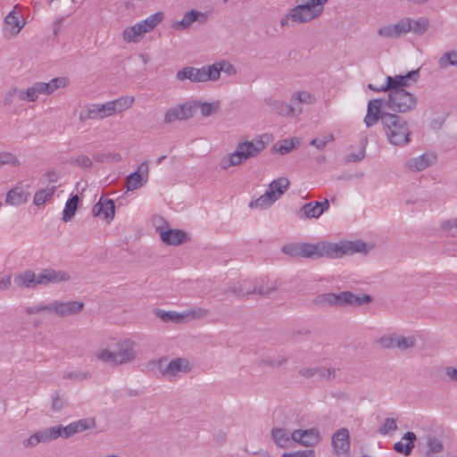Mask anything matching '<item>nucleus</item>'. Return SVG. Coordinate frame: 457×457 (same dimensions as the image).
Returning a JSON list of instances; mask_svg holds the SVG:
<instances>
[{"mask_svg":"<svg viewBox=\"0 0 457 457\" xmlns=\"http://www.w3.org/2000/svg\"><path fill=\"white\" fill-rule=\"evenodd\" d=\"M418 76L419 71H411L405 75L387 76L386 83L380 87L369 84L368 87L378 93L387 92V98L384 99V109L395 112H407L415 108L417 98L405 87L409 86V80L415 81Z\"/></svg>","mask_w":457,"mask_h":457,"instance_id":"obj_1","label":"nucleus"},{"mask_svg":"<svg viewBox=\"0 0 457 457\" xmlns=\"http://www.w3.org/2000/svg\"><path fill=\"white\" fill-rule=\"evenodd\" d=\"M303 258L326 257L338 259L345 255L367 252V245L361 241H340L337 243L320 241L316 244L303 243Z\"/></svg>","mask_w":457,"mask_h":457,"instance_id":"obj_2","label":"nucleus"},{"mask_svg":"<svg viewBox=\"0 0 457 457\" xmlns=\"http://www.w3.org/2000/svg\"><path fill=\"white\" fill-rule=\"evenodd\" d=\"M328 0H303V3L289 9L280 20L281 27H290L294 23L304 24L318 19L324 11Z\"/></svg>","mask_w":457,"mask_h":457,"instance_id":"obj_3","label":"nucleus"},{"mask_svg":"<svg viewBox=\"0 0 457 457\" xmlns=\"http://www.w3.org/2000/svg\"><path fill=\"white\" fill-rule=\"evenodd\" d=\"M265 135L257 136L251 141H244L237 144L233 153L223 156L220 162L222 170H228L231 166L239 165L245 161L256 157L265 147L263 141Z\"/></svg>","mask_w":457,"mask_h":457,"instance_id":"obj_4","label":"nucleus"},{"mask_svg":"<svg viewBox=\"0 0 457 457\" xmlns=\"http://www.w3.org/2000/svg\"><path fill=\"white\" fill-rule=\"evenodd\" d=\"M382 128L387 141L395 146H404L411 142V129L407 120L397 114H384Z\"/></svg>","mask_w":457,"mask_h":457,"instance_id":"obj_5","label":"nucleus"},{"mask_svg":"<svg viewBox=\"0 0 457 457\" xmlns=\"http://www.w3.org/2000/svg\"><path fill=\"white\" fill-rule=\"evenodd\" d=\"M370 301L371 297L369 295H356L350 291H345L339 294L328 293L319 295L312 300V303L318 307L326 308L342 307L345 305L360 306Z\"/></svg>","mask_w":457,"mask_h":457,"instance_id":"obj_6","label":"nucleus"},{"mask_svg":"<svg viewBox=\"0 0 457 457\" xmlns=\"http://www.w3.org/2000/svg\"><path fill=\"white\" fill-rule=\"evenodd\" d=\"M70 279V274L63 270H54L46 269L36 275L32 270H26L14 277V283L17 286H29L35 282L37 285H46L49 283L66 282Z\"/></svg>","mask_w":457,"mask_h":457,"instance_id":"obj_7","label":"nucleus"},{"mask_svg":"<svg viewBox=\"0 0 457 457\" xmlns=\"http://www.w3.org/2000/svg\"><path fill=\"white\" fill-rule=\"evenodd\" d=\"M289 180L287 178H278L274 179L269 186L266 192L251 202L252 208L266 209L274 204L288 188Z\"/></svg>","mask_w":457,"mask_h":457,"instance_id":"obj_8","label":"nucleus"},{"mask_svg":"<svg viewBox=\"0 0 457 457\" xmlns=\"http://www.w3.org/2000/svg\"><path fill=\"white\" fill-rule=\"evenodd\" d=\"M211 65H204L201 68L187 66L179 71L176 78L179 81L188 79L192 83H204L213 81Z\"/></svg>","mask_w":457,"mask_h":457,"instance_id":"obj_9","label":"nucleus"},{"mask_svg":"<svg viewBox=\"0 0 457 457\" xmlns=\"http://www.w3.org/2000/svg\"><path fill=\"white\" fill-rule=\"evenodd\" d=\"M58 437H63L62 425L36 431L27 439L22 441V445L25 448H32L37 446L38 444L49 443Z\"/></svg>","mask_w":457,"mask_h":457,"instance_id":"obj_10","label":"nucleus"},{"mask_svg":"<svg viewBox=\"0 0 457 457\" xmlns=\"http://www.w3.org/2000/svg\"><path fill=\"white\" fill-rule=\"evenodd\" d=\"M196 104L192 102H186L170 107L163 115V122L171 124L176 121H182L192 118L195 112Z\"/></svg>","mask_w":457,"mask_h":457,"instance_id":"obj_11","label":"nucleus"},{"mask_svg":"<svg viewBox=\"0 0 457 457\" xmlns=\"http://www.w3.org/2000/svg\"><path fill=\"white\" fill-rule=\"evenodd\" d=\"M136 342L130 338H122L116 343L114 351V366H120L133 362L137 358Z\"/></svg>","mask_w":457,"mask_h":457,"instance_id":"obj_12","label":"nucleus"},{"mask_svg":"<svg viewBox=\"0 0 457 457\" xmlns=\"http://www.w3.org/2000/svg\"><path fill=\"white\" fill-rule=\"evenodd\" d=\"M50 313L58 317H68L79 314L84 308L81 301H54L50 303Z\"/></svg>","mask_w":457,"mask_h":457,"instance_id":"obj_13","label":"nucleus"},{"mask_svg":"<svg viewBox=\"0 0 457 457\" xmlns=\"http://www.w3.org/2000/svg\"><path fill=\"white\" fill-rule=\"evenodd\" d=\"M20 101L26 103L36 102L32 85L27 88L12 87L2 97L4 105H10Z\"/></svg>","mask_w":457,"mask_h":457,"instance_id":"obj_14","label":"nucleus"},{"mask_svg":"<svg viewBox=\"0 0 457 457\" xmlns=\"http://www.w3.org/2000/svg\"><path fill=\"white\" fill-rule=\"evenodd\" d=\"M191 364L186 358H176L168 364L163 365V359L159 361V370L163 377L172 378L179 373H187L191 370Z\"/></svg>","mask_w":457,"mask_h":457,"instance_id":"obj_15","label":"nucleus"},{"mask_svg":"<svg viewBox=\"0 0 457 457\" xmlns=\"http://www.w3.org/2000/svg\"><path fill=\"white\" fill-rule=\"evenodd\" d=\"M111 112L108 102L104 104H90L82 107L79 112V119L81 122L87 120H103L110 117Z\"/></svg>","mask_w":457,"mask_h":457,"instance_id":"obj_16","label":"nucleus"},{"mask_svg":"<svg viewBox=\"0 0 457 457\" xmlns=\"http://www.w3.org/2000/svg\"><path fill=\"white\" fill-rule=\"evenodd\" d=\"M69 84V79L65 77L54 78L48 82L36 81L32 84L36 101L41 95L49 96L59 88H63Z\"/></svg>","mask_w":457,"mask_h":457,"instance_id":"obj_17","label":"nucleus"},{"mask_svg":"<svg viewBox=\"0 0 457 457\" xmlns=\"http://www.w3.org/2000/svg\"><path fill=\"white\" fill-rule=\"evenodd\" d=\"M384 100L381 99H372L368 103L367 106V113L364 117V123L367 128H371L380 120L382 121V117L384 114H391L384 110Z\"/></svg>","mask_w":457,"mask_h":457,"instance_id":"obj_18","label":"nucleus"},{"mask_svg":"<svg viewBox=\"0 0 457 457\" xmlns=\"http://www.w3.org/2000/svg\"><path fill=\"white\" fill-rule=\"evenodd\" d=\"M149 167L147 162H143L137 170L126 178V187L129 191L142 187L148 180Z\"/></svg>","mask_w":457,"mask_h":457,"instance_id":"obj_19","label":"nucleus"},{"mask_svg":"<svg viewBox=\"0 0 457 457\" xmlns=\"http://www.w3.org/2000/svg\"><path fill=\"white\" fill-rule=\"evenodd\" d=\"M209 19L207 12H202L195 10L187 12L180 21H174L171 28L175 30H185L189 29L194 22L197 21L201 24L205 23Z\"/></svg>","mask_w":457,"mask_h":457,"instance_id":"obj_20","label":"nucleus"},{"mask_svg":"<svg viewBox=\"0 0 457 457\" xmlns=\"http://www.w3.org/2000/svg\"><path fill=\"white\" fill-rule=\"evenodd\" d=\"M407 23L403 19L397 21L395 24H385L379 27L377 34L379 37L385 39H394L403 37L406 35Z\"/></svg>","mask_w":457,"mask_h":457,"instance_id":"obj_21","label":"nucleus"},{"mask_svg":"<svg viewBox=\"0 0 457 457\" xmlns=\"http://www.w3.org/2000/svg\"><path fill=\"white\" fill-rule=\"evenodd\" d=\"M291 438L295 443H299L305 446H313L320 442V433L315 428L295 429L291 433Z\"/></svg>","mask_w":457,"mask_h":457,"instance_id":"obj_22","label":"nucleus"},{"mask_svg":"<svg viewBox=\"0 0 457 457\" xmlns=\"http://www.w3.org/2000/svg\"><path fill=\"white\" fill-rule=\"evenodd\" d=\"M328 207L329 203L328 200L321 203L313 201L302 206L299 210L298 216L301 219L319 218Z\"/></svg>","mask_w":457,"mask_h":457,"instance_id":"obj_23","label":"nucleus"},{"mask_svg":"<svg viewBox=\"0 0 457 457\" xmlns=\"http://www.w3.org/2000/svg\"><path fill=\"white\" fill-rule=\"evenodd\" d=\"M157 231L162 241L169 245H179L187 240V233L180 229L157 228Z\"/></svg>","mask_w":457,"mask_h":457,"instance_id":"obj_24","label":"nucleus"},{"mask_svg":"<svg viewBox=\"0 0 457 457\" xmlns=\"http://www.w3.org/2000/svg\"><path fill=\"white\" fill-rule=\"evenodd\" d=\"M96 426L94 418L82 419L78 421L70 423L68 426H62L63 437L68 438L77 433L83 432L87 429L95 428Z\"/></svg>","mask_w":457,"mask_h":457,"instance_id":"obj_25","label":"nucleus"},{"mask_svg":"<svg viewBox=\"0 0 457 457\" xmlns=\"http://www.w3.org/2000/svg\"><path fill=\"white\" fill-rule=\"evenodd\" d=\"M94 216L103 215L106 221H111L115 214V205L112 200L101 196L99 201L93 206Z\"/></svg>","mask_w":457,"mask_h":457,"instance_id":"obj_26","label":"nucleus"},{"mask_svg":"<svg viewBox=\"0 0 457 457\" xmlns=\"http://www.w3.org/2000/svg\"><path fill=\"white\" fill-rule=\"evenodd\" d=\"M24 25L25 22L21 20V16L13 10L4 18V34L9 37H16Z\"/></svg>","mask_w":457,"mask_h":457,"instance_id":"obj_27","label":"nucleus"},{"mask_svg":"<svg viewBox=\"0 0 457 457\" xmlns=\"http://www.w3.org/2000/svg\"><path fill=\"white\" fill-rule=\"evenodd\" d=\"M332 445L337 454H344L350 448V436L346 428L337 430L332 436Z\"/></svg>","mask_w":457,"mask_h":457,"instance_id":"obj_28","label":"nucleus"},{"mask_svg":"<svg viewBox=\"0 0 457 457\" xmlns=\"http://www.w3.org/2000/svg\"><path fill=\"white\" fill-rule=\"evenodd\" d=\"M231 287V294L237 297H248L250 295H260L262 297H270L276 287Z\"/></svg>","mask_w":457,"mask_h":457,"instance_id":"obj_29","label":"nucleus"},{"mask_svg":"<svg viewBox=\"0 0 457 457\" xmlns=\"http://www.w3.org/2000/svg\"><path fill=\"white\" fill-rule=\"evenodd\" d=\"M29 197V193L23 188L21 183L8 191L5 202L11 205H20L25 204Z\"/></svg>","mask_w":457,"mask_h":457,"instance_id":"obj_30","label":"nucleus"},{"mask_svg":"<svg viewBox=\"0 0 457 457\" xmlns=\"http://www.w3.org/2000/svg\"><path fill=\"white\" fill-rule=\"evenodd\" d=\"M403 21L407 23L409 29H406V35L409 32H412L414 35H423L429 27V21L425 17H420L417 20L411 19L409 17L403 18Z\"/></svg>","mask_w":457,"mask_h":457,"instance_id":"obj_31","label":"nucleus"},{"mask_svg":"<svg viewBox=\"0 0 457 457\" xmlns=\"http://www.w3.org/2000/svg\"><path fill=\"white\" fill-rule=\"evenodd\" d=\"M135 103V97L131 96H122L117 99L108 102L111 115L114 113H120L130 107Z\"/></svg>","mask_w":457,"mask_h":457,"instance_id":"obj_32","label":"nucleus"},{"mask_svg":"<svg viewBox=\"0 0 457 457\" xmlns=\"http://www.w3.org/2000/svg\"><path fill=\"white\" fill-rule=\"evenodd\" d=\"M145 29L142 27L140 22L127 27L122 32L123 40L127 43H138L145 34Z\"/></svg>","mask_w":457,"mask_h":457,"instance_id":"obj_33","label":"nucleus"},{"mask_svg":"<svg viewBox=\"0 0 457 457\" xmlns=\"http://www.w3.org/2000/svg\"><path fill=\"white\" fill-rule=\"evenodd\" d=\"M403 439L406 440L407 443L403 444L401 441L395 443L394 450L396 453L403 454L404 456H409L412 452L414 442L417 440V436L415 433L408 431L403 436Z\"/></svg>","mask_w":457,"mask_h":457,"instance_id":"obj_34","label":"nucleus"},{"mask_svg":"<svg viewBox=\"0 0 457 457\" xmlns=\"http://www.w3.org/2000/svg\"><path fill=\"white\" fill-rule=\"evenodd\" d=\"M435 157L433 155L423 154L417 157L411 158L407 162V167L412 171H420L429 167Z\"/></svg>","mask_w":457,"mask_h":457,"instance_id":"obj_35","label":"nucleus"},{"mask_svg":"<svg viewBox=\"0 0 457 457\" xmlns=\"http://www.w3.org/2000/svg\"><path fill=\"white\" fill-rule=\"evenodd\" d=\"M211 69L213 73L212 78L213 81H217L220 77V72L223 71L225 74L228 76L235 75L237 73V70L233 64H231L228 61H220L211 64Z\"/></svg>","mask_w":457,"mask_h":457,"instance_id":"obj_36","label":"nucleus"},{"mask_svg":"<svg viewBox=\"0 0 457 457\" xmlns=\"http://www.w3.org/2000/svg\"><path fill=\"white\" fill-rule=\"evenodd\" d=\"M301 140L298 137H292L278 142L274 145V152L281 155L290 153L293 149L299 146Z\"/></svg>","mask_w":457,"mask_h":457,"instance_id":"obj_37","label":"nucleus"},{"mask_svg":"<svg viewBox=\"0 0 457 457\" xmlns=\"http://www.w3.org/2000/svg\"><path fill=\"white\" fill-rule=\"evenodd\" d=\"M274 442L282 448H287L291 445L293 439L291 434L285 428H273L271 432Z\"/></svg>","mask_w":457,"mask_h":457,"instance_id":"obj_38","label":"nucleus"},{"mask_svg":"<svg viewBox=\"0 0 457 457\" xmlns=\"http://www.w3.org/2000/svg\"><path fill=\"white\" fill-rule=\"evenodd\" d=\"M211 313L209 309L204 307H195L182 312L183 323L193 320H203L207 318Z\"/></svg>","mask_w":457,"mask_h":457,"instance_id":"obj_39","label":"nucleus"},{"mask_svg":"<svg viewBox=\"0 0 457 457\" xmlns=\"http://www.w3.org/2000/svg\"><path fill=\"white\" fill-rule=\"evenodd\" d=\"M417 339L414 336L404 337L398 335L396 337V342H395V348L401 352H406L415 347Z\"/></svg>","mask_w":457,"mask_h":457,"instance_id":"obj_40","label":"nucleus"},{"mask_svg":"<svg viewBox=\"0 0 457 457\" xmlns=\"http://www.w3.org/2000/svg\"><path fill=\"white\" fill-rule=\"evenodd\" d=\"M79 201V198L77 195H72L71 198L68 199V201L65 204L64 210H63L62 220L64 221L67 222L73 218V216L75 215V212L77 211V208H78Z\"/></svg>","mask_w":457,"mask_h":457,"instance_id":"obj_41","label":"nucleus"},{"mask_svg":"<svg viewBox=\"0 0 457 457\" xmlns=\"http://www.w3.org/2000/svg\"><path fill=\"white\" fill-rule=\"evenodd\" d=\"M162 20L163 13L162 12H157L139 22L144 29H145V32L148 33L152 31Z\"/></svg>","mask_w":457,"mask_h":457,"instance_id":"obj_42","label":"nucleus"},{"mask_svg":"<svg viewBox=\"0 0 457 457\" xmlns=\"http://www.w3.org/2000/svg\"><path fill=\"white\" fill-rule=\"evenodd\" d=\"M95 358L96 361L111 364L112 366H114V351H111L108 348L105 347H100L95 352Z\"/></svg>","mask_w":457,"mask_h":457,"instance_id":"obj_43","label":"nucleus"},{"mask_svg":"<svg viewBox=\"0 0 457 457\" xmlns=\"http://www.w3.org/2000/svg\"><path fill=\"white\" fill-rule=\"evenodd\" d=\"M267 104L278 115L291 117L287 103L281 100L270 99L267 101Z\"/></svg>","mask_w":457,"mask_h":457,"instance_id":"obj_44","label":"nucleus"},{"mask_svg":"<svg viewBox=\"0 0 457 457\" xmlns=\"http://www.w3.org/2000/svg\"><path fill=\"white\" fill-rule=\"evenodd\" d=\"M155 314L164 322L172 321L174 323H183L182 312L179 313L177 312L171 311H163V310H156Z\"/></svg>","mask_w":457,"mask_h":457,"instance_id":"obj_45","label":"nucleus"},{"mask_svg":"<svg viewBox=\"0 0 457 457\" xmlns=\"http://www.w3.org/2000/svg\"><path fill=\"white\" fill-rule=\"evenodd\" d=\"M451 65L457 66V51L445 52L438 60V66L441 69H445Z\"/></svg>","mask_w":457,"mask_h":457,"instance_id":"obj_46","label":"nucleus"},{"mask_svg":"<svg viewBox=\"0 0 457 457\" xmlns=\"http://www.w3.org/2000/svg\"><path fill=\"white\" fill-rule=\"evenodd\" d=\"M54 192H55L54 186L46 188V189L38 190L34 195V204L37 206L46 204V201H48L49 199L52 198Z\"/></svg>","mask_w":457,"mask_h":457,"instance_id":"obj_47","label":"nucleus"},{"mask_svg":"<svg viewBox=\"0 0 457 457\" xmlns=\"http://www.w3.org/2000/svg\"><path fill=\"white\" fill-rule=\"evenodd\" d=\"M91 378H92V373L90 371L70 370V371L64 372L62 375L63 379L77 381V382L88 380Z\"/></svg>","mask_w":457,"mask_h":457,"instance_id":"obj_48","label":"nucleus"},{"mask_svg":"<svg viewBox=\"0 0 457 457\" xmlns=\"http://www.w3.org/2000/svg\"><path fill=\"white\" fill-rule=\"evenodd\" d=\"M121 155L119 153H102V154H96L94 155V160L97 162L101 163H112V162H118L121 160Z\"/></svg>","mask_w":457,"mask_h":457,"instance_id":"obj_49","label":"nucleus"},{"mask_svg":"<svg viewBox=\"0 0 457 457\" xmlns=\"http://www.w3.org/2000/svg\"><path fill=\"white\" fill-rule=\"evenodd\" d=\"M303 243L302 244H287L282 246L281 251L283 253L292 256V257H299L303 258Z\"/></svg>","mask_w":457,"mask_h":457,"instance_id":"obj_50","label":"nucleus"},{"mask_svg":"<svg viewBox=\"0 0 457 457\" xmlns=\"http://www.w3.org/2000/svg\"><path fill=\"white\" fill-rule=\"evenodd\" d=\"M326 282L328 283H345V284H352V283H363V284H367V285H370V284H376V283H379L380 281L378 280H376V279H365V280H360V279H357L356 278H351V277H343V278H340V277H337V278H332L331 280H328V279H326Z\"/></svg>","mask_w":457,"mask_h":457,"instance_id":"obj_51","label":"nucleus"},{"mask_svg":"<svg viewBox=\"0 0 457 457\" xmlns=\"http://www.w3.org/2000/svg\"><path fill=\"white\" fill-rule=\"evenodd\" d=\"M10 165L12 167H19L21 165L20 160L11 152H0V168L3 165Z\"/></svg>","mask_w":457,"mask_h":457,"instance_id":"obj_52","label":"nucleus"},{"mask_svg":"<svg viewBox=\"0 0 457 457\" xmlns=\"http://www.w3.org/2000/svg\"><path fill=\"white\" fill-rule=\"evenodd\" d=\"M397 428L398 427L395 419L386 418L382 426L378 428V433L384 436L391 435L393 432L396 431Z\"/></svg>","mask_w":457,"mask_h":457,"instance_id":"obj_53","label":"nucleus"},{"mask_svg":"<svg viewBox=\"0 0 457 457\" xmlns=\"http://www.w3.org/2000/svg\"><path fill=\"white\" fill-rule=\"evenodd\" d=\"M294 100L303 104H312L315 102V96L309 91H295L292 94Z\"/></svg>","mask_w":457,"mask_h":457,"instance_id":"obj_54","label":"nucleus"},{"mask_svg":"<svg viewBox=\"0 0 457 457\" xmlns=\"http://www.w3.org/2000/svg\"><path fill=\"white\" fill-rule=\"evenodd\" d=\"M70 163L83 169L90 168L93 165L92 160L86 154H79L71 157Z\"/></svg>","mask_w":457,"mask_h":457,"instance_id":"obj_55","label":"nucleus"},{"mask_svg":"<svg viewBox=\"0 0 457 457\" xmlns=\"http://www.w3.org/2000/svg\"><path fill=\"white\" fill-rule=\"evenodd\" d=\"M68 406V402L59 392H55L52 397V410L54 411H60Z\"/></svg>","mask_w":457,"mask_h":457,"instance_id":"obj_56","label":"nucleus"},{"mask_svg":"<svg viewBox=\"0 0 457 457\" xmlns=\"http://www.w3.org/2000/svg\"><path fill=\"white\" fill-rule=\"evenodd\" d=\"M334 141V136L332 134H328L322 137L321 138H313L311 141V145L316 147L319 150H322L326 147L328 143Z\"/></svg>","mask_w":457,"mask_h":457,"instance_id":"obj_57","label":"nucleus"},{"mask_svg":"<svg viewBox=\"0 0 457 457\" xmlns=\"http://www.w3.org/2000/svg\"><path fill=\"white\" fill-rule=\"evenodd\" d=\"M396 337H397V334H391L388 336H384V337H380V339L378 341L379 345L383 348L394 349V348H395V342H396Z\"/></svg>","mask_w":457,"mask_h":457,"instance_id":"obj_58","label":"nucleus"},{"mask_svg":"<svg viewBox=\"0 0 457 457\" xmlns=\"http://www.w3.org/2000/svg\"><path fill=\"white\" fill-rule=\"evenodd\" d=\"M428 448L432 453H440L443 451V444L436 436H428Z\"/></svg>","mask_w":457,"mask_h":457,"instance_id":"obj_59","label":"nucleus"},{"mask_svg":"<svg viewBox=\"0 0 457 457\" xmlns=\"http://www.w3.org/2000/svg\"><path fill=\"white\" fill-rule=\"evenodd\" d=\"M219 103H204L201 104V113L204 116H210L216 112L219 109Z\"/></svg>","mask_w":457,"mask_h":457,"instance_id":"obj_60","label":"nucleus"},{"mask_svg":"<svg viewBox=\"0 0 457 457\" xmlns=\"http://www.w3.org/2000/svg\"><path fill=\"white\" fill-rule=\"evenodd\" d=\"M288 108L291 117L298 116L303 112V105L297 100H294L293 96L290 97Z\"/></svg>","mask_w":457,"mask_h":457,"instance_id":"obj_61","label":"nucleus"},{"mask_svg":"<svg viewBox=\"0 0 457 457\" xmlns=\"http://www.w3.org/2000/svg\"><path fill=\"white\" fill-rule=\"evenodd\" d=\"M50 303L48 304H37L35 306H29L25 308V312L27 314H36L41 312H47L50 313Z\"/></svg>","mask_w":457,"mask_h":457,"instance_id":"obj_62","label":"nucleus"},{"mask_svg":"<svg viewBox=\"0 0 457 457\" xmlns=\"http://www.w3.org/2000/svg\"><path fill=\"white\" fill-rule=\"evenodd\" d=\"M281 457H315L313 450L297 451L295 453H284Z\"/></svg>","mask_w":457,"mask_h":457,"instance_id":"obj_63","label":"nucleus"},{"mask_svg":"<svg viewBox=\"0 0 457 457\" xmlns=\"http://www.w3.org/2000/svg\"><path fill=\"white\" fill-rule=\"evenodd\" d=\"M317 375L320 378L331 380L336 377V370L335 369H318Z\"/></svg>","mask_w":457,"mask_h":457,"instance_id":"obj_64","label":"nucleus"}]
</instances>
